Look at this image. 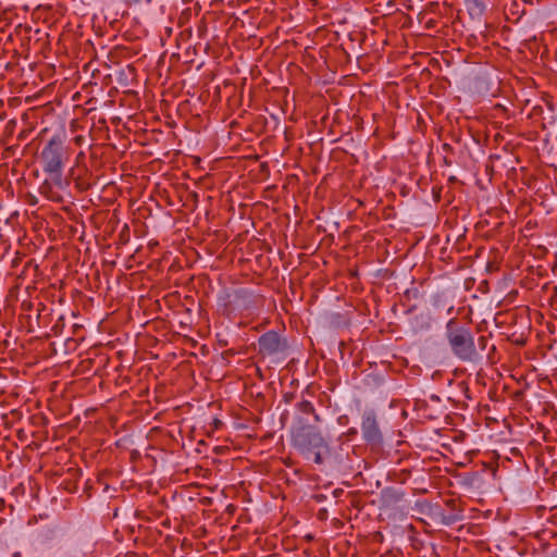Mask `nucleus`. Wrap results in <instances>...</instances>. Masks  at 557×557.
I'll return each mask as SVG.
<instances>
[{"mask_svg":"<svg viewBox=\"0 0 557 557\" xmlns=\"http://www.w3.org/2000/svg\"><path fill=\"white\" fill-rule=\"evenodd\" d=\"M293 445L307 458L313 457L315 463H322V451L327 450L329 446L322 435L311 425L305 423L301 419L293 428Z\"/></svg>","mask_w":557,"mask_h":557,"instance_id":"obj_1","label":"nucleus"},{"mask_svg":"<svg viewBox=\"0 0 557 557\" xmlns=\"http://www.w3.org/2000/svg\"><path fill=\"white\" fill-rule=\"evenodd\" d=\"M466 5L472 18H480L485 10V4L482 0H467Z\"/></svg>","mask_w":557,"mask_h":557,"instance_id":"obj_7","label":"nucleus"},{"mask_svg":"<svg viewBox=\"0 0 557 557\" xmlns=\"http://www.w3.org/2000/svg\"><path fill=\"white\" fill-rule=\"evenodd\" d=\"M361 430L363 437L368 442L377 443L380 441L381 433L375 417L372 412H366L363 414Z\"/></svg>","mask_w":557,"mask_h":557,"instance_id":"obj_6","label":"nucleus"},{"mask_svg":"<svg viewBox=\"0 0 557 557\" xmlns=\"http://www.w3.org/2000/svg\"><path fill=\"white\" fill-rule=\"evenodd\" d=\"M420 521L428 523V521L423 517H420Z\"/></svg>","mask_w":557,"mask_h":557,"instance_id":"obj_11","label":"nucleus"},{"mask_svg":"<svg viewBox=\"0 0 557 557\" xmlns=\"http://www.w3.org/2000/svg\"><path fill=\"white\" fill-rule=\"evenodd\" d=\"M425 491H426V488H422V487L420 486V488H419V492H420V493H421V492H425Z\"/></svg>","mask_w":557,"mask_h":557,"instance_id":"obj_10","label":"nucleus"},{"mask_svg":"<svg viewBox=\"0 0 557 557\" xmlns=\"http://www.w3.org/2000/svg\"><path fill=\"white\" fill-rule=\"evenodd\" d=\"M420 516H423L436 524H451L454 519L443 513L440 503L420 499Z\"/></svg>","mask_w":557,"mask_h":557,"instance_id":"obj_5","label":"nucleus"},{"mask_svg":"<svg viewBox=\"0 0 557 557\" xmlns=\"http://www.w3.org/2000/svg\"><path fill=\"white\" fill-rule=\"evenodd\" d=\"M434 329L438 330V319L435 317L428 315L426 320L420 323V332L422 330L433 331Z\"/></svg>","mask_w":557,"mask_h":557,"instance_id":"obj_8","label":"nucleus"},{"mask_svg":"<svg viewBox=\"0 0 557 557\" xmlns=\"http://www.w3.org/2000/svg\"><path fill=\"white\" fill-rule=\"evenodd\" d=\"M259 351L265 357L278 360L286 356L287 343L276 332H267L259 338Z\"/></svg>","mask_w":557,"mask_h":557,"instance_id":"obj_4","label":"nucleus"},{"mask_svg":"<svg viewBox=\"0 0 557 557\" xmlns=\"http://www.w3.org/2000/svg\"><path fill=\"white\" fill-rule=\"evenodd\" d=\"M433 306H434L435 308H437V307H438V302H437V301H435Z\"/></svg>","mask_w":557,"mask_h":557,"instance_id":"obj_12","label":"nucleus"},{"mask_svg":"<svg viewBox=\"0 0 557 557\" xmlns=\"http://www.w3.org/2000/svg\"><path fill=\"white\" fill-rule=\"evenodd\" d=\"M302 408H304V412H306V413L313 412V407L308 401L302 403Z\"/></svg>","mask_w":557,"mask_h":557,"instance_id":"obj_9","label":"nucleus"},{"mask_svg":"<svg viewBox=\"0 0 557 557\" xmlns=\"http://www.w3.org/2000/svg\"><path fill=\"white\" fill-rule=\"evenodd\" d=\"M64 154V138L59 134L49 139L40 153L44 171L50 174L52 181L59 186L62 185Z\"/></svg>","mask_w":557,"mask_h":557,"instance_id":"obj_2","label":"nucleus"},{"mask_svg":"<svg viewBox=\"0 0 557 557\" xmlns=\"http://www.w3.org/2000/svg\"><path fill=\"white\" fill-rule=\"evenodd\" d=\"M448 342L454 354L461 360L472 361L476 349L471 332L466 327L448 329Z\"/></svg>","mask_w":557,"mask_h":557,"instance_id":"obj_3","label":"nucleus"}]
</instances>
